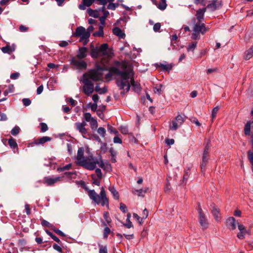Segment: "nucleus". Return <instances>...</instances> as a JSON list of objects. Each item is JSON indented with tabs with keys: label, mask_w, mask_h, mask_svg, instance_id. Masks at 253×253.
Wrapping results in <instances>:
<instances>
[{
	"label": "nucleus",
	"mask_w": 253,
	"mask_h": 253,
	"mask_svg": "<svg viewBox=\"0 0 253 253\" xmlns=\"http://www.w3.org/2000/svg\"><path fill=\"white\" fill-rule=\"evenodd\" d=\"M78 185H80L81 187L85 191H87L88 195L89 198L96 204H101L102 206H106L108 209L109 207V199L107 197L106 192L103 187H102L99 195H98L94 190H90L86 186L84 181L83 180L76 181Z\"/></svg>",
	"instance_id": "1"
},
{
	"label": "nucleus",
	"mask_w": 253,
	"mask_h": 253,
	"mask_svg": "<svg viewBox=\"0 0 253 253\" xmlns=\"http://www.w3.org/2000/svg\"><path fill=\"white\" fill-rule=\"evenodd\" d=\"M114 55L113 49L109 48L107 43L102 44L99 47L96 46L91 48L90 52V55L93 59H97L101 56L111 58Z\"/></svg>",
	"instance_id": "2"
},
{
	"label": "nucleus",
	"mask_w": 253,
	"mask_h": 253,
	"mask_svg": "<svg viewBox=\"0 0 253 253\" xmlns=\"http://www.w3.org/2000/svg\"><path fill=\"white\" fill-rule=\"evenodd\" d=\"M119 76L121 77V79H117L116 81L117 86L120 90L124 89L126 86V83L128 81L130 76H134V72L132 69L125 71H120Z\"/></svg>",
	"instance_id": "3"
},
{
	"label": "nucleus",
	"mask_w": 253,
	"mask_h": 253,
	"mask_svg": "<svg viewBox=\"0 0 253 253\" xmlns=\"http://www.w3.org/2000/svg\"><path fill=\"white\" fill-rule=\"evenodd\" d=\"M99 161L96 160L93 162H88L87 161H84L81 162V165H82L84 168L86 169L89 170H94L95 168L96 164L98 165V166L102 168V169H104V167H105V164L104 163L102 156L100 154L99 155Z\"/></svg>",
	"instance_id": "4"
},
{
	"label": "nucleus",
	"mask_w": 253,
	"mask_h": 253,
	"mask_svg": "<svg viewBox=\"0 0 253 253\" xmlns=\"http://www.w3.org/2000/svg\"><path fill=\"white\" fill-rule=\"evenodd\" d=\"M87 73H85L83 75V83L84 86L83 88V92L87 96H89L94 91V84L87 78Z\"/></svg>",
	"instance_id": "5"
},
{
	"label": "nucleus",
	"mask_w": 253,
	"mask_h": 253,
	"mask_svg": "<svg viewBox=\"0 0 253 253\" xmlns=\"http://www.w3.org/2000/svg\"><path fill=\"white\" fill-rule=\"evenodd\" d=\"M197 211L198 213V219L200 225L203 230L207 229L209 227V223L199 202L198 203Z\"/></svg>",
	"instance_id": "6"
},
{
	"label": "nucleus",
	"mask_w": 253,
	"mask_h": 253,
	"mask_svg": "<svg viewBox=\"0 0 253 253\" xmlns=\"http://www.w3.org/2000/svg\"><path fill=\"white\" fill-rule=\"evenodd\" d=\"M210 159V151L204 150L202 162L201 163L200 167L202 173L205 174L206 170V166L209 163Z\"/></svg>",
	"instance_id": "7"
},
{
	"label": "nucleus",
	"mask_w": 253,
	"mask_h": 253,
	"mask_svg": "<svg viewBox=\"0 0 253 253\" xmlns=\"http://www.w3.org/2000/svg\"><path fill=\"white\" fill-rule=\"evenodd\" d=\"M87 74V77L93 81L98 82L102 80L103 73L97 72L94 69L89 70Z\"/></svg>",
	"instance_id": "8"
},
{
	"label": "nucleus",
	"mask_w": 253,
	"mask_h": 253,
	"mask_svg": "<svg viewBox=\"0 0 253 253\" xmlns=\"http://www.w3.org/2000/svg\"><path fill=\"white\" fill-rule=\"evenodd\" d=\"M70 63L79 70H85L87 68L86 62L84 60H78L73 56L71 58Z\"/></svg>",
	"instance_id": "9"
},
{
	"label": "nucleus",
	"mask_w": 253,
	"mask_h": 253,
	"mask_svg": "<svg viewBox=\"0 0 253 253\" xmlns=\"http://www.w3.org/2000/svg\"><path fill=\"white\" fill-rule=\"evenodd\" d=\"M73 36L80 37V42H82L84 39H88V37L86 36V30L83 26L78 27L76 29L75 32L73 34Z\"/></svg>",
	"instance_id": "10"
},
{
	"label": "nucleus",
	"mask_w": 253,
	"mask_h": 253,
	"mask_svg": "<svg viewBox=\"0 0 253 253\" xmlns=\"http://www.w3.org/2000/svg\"><path fill=\"white\" fill-rule=\"evenodd\" d=\"M222 5L223 4L221 0H211L206 7L210 9L211 11H214L216 9L221 8Z\"/></svg>",
	"instance_id": "11"
},
{
	"label": "nucleus",
	"mask_w": 253,
	"mask_h": 253,
	"mask_svg": "<svg viewBox=\"0 0 253 253\" xmlns=\"http://www.w3.org/2000/svg\"><path fill=\"white\" fill-rule=\"evenodd\" d=\"M207 7H203V8H199L196 11V18L194 17L192 19L193 23H195L196 18L197 19V22H202V21L204 19L205 13L206 11Z\"/></svg>",
	"instance_id": "12"
},
{
	"label": "nucleus",
	"mask_w": 253,
	"mask_h": 253,
	"mask_svg": "<svg viewBox=\"0 0 253 253\" xmlns=\"http://www.w3.org/2000/svg\"><path fill=\"white\" fill-rule=\"evenodd\" d=\"M209 28H207L204 23H201V22H197L193 28V31L195 32L201 33L204 35L208 31Z\"/></svg>",
	"instance_id": "13"
},
{
	"label": "nucleus",
	"mask_w": 253,
	"mask_h": 253,
	"mask_svg": "<svg viewBox=\"0 0 253 253\" xmlns=\"http://www.w3.org/2000/svg\"><path fill=\"white\" fill-rule=\"evenodd\" d=\"M52 138L49 136H43L42 137L34 139L33 142H31L30 145L33 146L34 145H43L45 143L50 141Z\"/></svg>",
	"instance_id": "14"
},
{
	"label": "nucleus",
	"mask_w": 253,
	"mask_h": 253,
	"mask_svg": "<svg viewBox=\"0 0 253 253\" xmlns=\"http://www.w3.org/2000/svg\"><path fill=\"white\" fill-rule=\"evenodd\" d=\"M61 177L59 176L55 178H51L48 176H45L42 180V183L46 184L47 186H52L56 182L60 180Z\"/></svg>",
	"instance_id": "15"
},
{
	"label": "nucleus",
	"mask_w": 253,
	"mask_h": 253,
	"mask_svg": "<svg viewBox=\"0 0 253 253\" xmlns=\"http://www.w3.org/2000/svg\"><path fill=\"white\" fill-rule=\"evenodd\" d=\"M120 70L116 67H111L109 69V72L105 75V78L107 80H110L112 76L116 75L119 76Z\"/></svg>",
	"instance_id": "16"
},
{
	"label": "nucleus",
	"mask_w": 253,
	"mask_h": 253,
	"mask_svg": "<svg viewBox=\"0 0 253 253\" xmlns=\"http://www.w3.org/2000/svg\"><path fill=\"white\" fill-rule=\"evenodd\" d=\"M87 52L88 49L87 47L84 46L80 47L76 57L79 60L84 59L87 56Z\"/></svg>",
	"instance_id": "17"
},
{
	"label": "nucleus",
	"mask_w": 253,
	"mask_h": 253,
	"mask_svg": "<svg viewBox=\"0 0 253 253\" xmlns=\"http://www.w3.org/2000/svg\"><path fill=\"white\" fill-rule=\"evenodd\" d=\"M84 148L83 147H80L79 148L78 150V153H77V165L80 166H82L81 165V162L84 161H87V160L85 159L84 156Z\"/></svg>",
	"instance_id": "18"
},
{
	"label": "nucleus",
	"mask_w": 253,
	"mask_h": 253,
	"mask_svg": "<svg viewBox=\"0 0 253 253\" xmlns=\"http://www.w3.org/2000/svg\"><path fill=\"white\" fill-rule=\"evenodd\" d=\"M226 225L228 228L233 230L236 229V219L234 217H229L226 220Z\"/></svg>",
	"instance_id": "19"
},
{
	"label": "nucleus",
	"mask_w": 253,
	"mask_h": 253,
	"mask_svg": "<svg viewBox=\"0 0 253 253\" xmlns=\"http://www.w3.org/2000/svg\"><path fill=\"white\" fill-rule=\"evenodd\" d=\"M27 242L24 239H21L18 240V245L20 248V251L23 252L24 251H28L30 250V247L26 246Z\"/></svg>",
	"instance_id": "20"
},
{
	"label": "nucleus",
	"mask_w": 253,
	"mask_h": 253,
	"mask_svg": "<svg viewBox=\"0 0 253 253\" xmlns=\"http://www.w3.org/2000/svg\"><path fill=\"white\" fill-rule=\"evenodd\" d=\"M212 209L211 210V213L214 216V219L218 221L220 219V217L219 216L220 212L219 209L217 208V207L214 204H212Z\"/></svg>",
	"instance_id": "21"
},
{
	"label": "nucleus",
	"mask_w": 253,
	"mask_h": 253,
	"mask_svg": "<svg viewBox=\"0 0 253 253\" xmlns=\"http://www.w3.org/2000/svg\"><path fill=\"white\" fill-rule=\"evenodd\" d=\"M252 128L253 131V120L248 121L244 127V133L246 135H251V128Z\"/></svg>",
	"instance_id": "22"
},
{
	"label": "nucleus",
	"mask_w": 253,
	"mask_h": 253,
	"mask_svg": "<svg viewBox=\"0 0 253 253\" xmlns=\"http://www.w3.org/2000/svg\"><path fill=\"white\" fill-rule=\"evenodd\" d=\"M93 2V0H82V3L79 5V8L81 10H85L86 7L91 6Z\"/></svg>",
	"instance_id": "23"
},
{
	"label": "nucleus",
	"mask_w": 253,
	"mask_h": 253,
	"mask_svg": "<svg viewBox=\"0 0 253 253\" xmlns=\"http://www.w3.org/2000/svg\"><path fill=\"white\" fill-rule=\"evenodd\" d=\"M75 126L77 130H78L85 137L84 135L87 133V129L85 127H83L82 125H80V123L78 122L75 124Z\"/></svg>",
	"instance_id": "24"
},
{
	"label": "nucleus",
	"mask_w": 253,
	"mask_h": 253,
	"mask_svg": "<svg viewBox=\"0 0 253 253\" xmlns=\"http://www.w3.org/2000/svg\"><path fill=\"white\" fill-rule=\"evenodd\" d=\"M112 32L114 35L118 36L120 39H124L126 35L119 27H115L113 29Z\"/></svg>",
	"instance_id": "25"
},
{
	"label": "nucleus",
	"mask_w": 253,
	"mask_h": 253,
	"mask_svg": "<svg viewBox=\"0 0 253 253\" xmlns=\"http://www.w3.org/2000/svg\"><path fill=\"white\" fill-rule=\"evenodd\" d=\"M110 59L111 58H107V59H106L105 57H103L101 58V59L100 60V63L102 65V69H101V72L102 71H105L109 70V68L106 66V64H107L109 63Z\"/></svg>",
	"instance_id": "26"
},
{
	"label": "nucleus",
	"mask_w": 253,
	"mask_h": 253,
	"mask_svg": "<svg viewBox=\"0 0 253 253\" xmlns=\"http://www.w3.org/2000/svg\"><path fill=\"white\" fill-rule=\"evenodd\" d=\"M87 12L89 16L92 17L94 18H98L99 17V14L96 9H92L90 8H88L87 10Z\"/></svg>",
	"instance_id": "27"
},
{
	"label": "nucleus",
	"mask_w": 253,
	"mask_h": 253,
	"mask_svg": "<svg viewBox=\"0 0 253 253\" xmlns=\"http://www.w3.org/2000/svg\"><path fill=\"white\" fill-rule=\"evenodd\" d=\"M109 190L112 193L114 198L115 200H118L120 198L119 192L116 190V188L114 186H110L108 188Z\"/></svg>",
	"instance_id": "28"
},
{
	"label": "nucleus",
	"mask_w": 253,
	"mask_h": 253,
	"mask_svg": "<svg viewBox=\"0 0 253 253\" xmlns=\"http://www.w3.org/2000/svg\"><path fill=\"white\" fill-rule=\"evenodd\" d=\"M253 56V45L245 52L244 59L249 60Z\"/></svg>",
	"instance_id": "29"
},
{
	"label": "nucleus",
	"mask_w": 253,
	"mask_h": 253,
	"mask_svg": "<svg viewBox=\"0 0 253 253\" xmlns=\"http://www.w3.org/2000/svg\"><path fill=\"white\" fill-rule=\"evenodd\" d=\"M52 230L54 231L55 233L58 234L59 236L62 237H65L64 240L67 242H68V239H71L70 237H67L66 235L62 231H61L59 229L56 228L54 226V227L52 228Z\"/></svg>",
	"instance_id": "30"
},
{
	"label": "nucleus",
	"mask_w": 253,
	"mask_h": 253,
	"mask_svg": "<svg viewBox=\"0 0 253 253\" xmlns=\"http://www.w3.org/2000/svg\"><path fill=\"white\" fill-rule=\"evenodd\" d=\"M109 152L111 155V162L112 163H115L117 162L116 161V156L117 155V152L113 148L111 147L109 149Z\"/></svg>",
	"instance_id": "31"
},
{
	"label": "nucleus",
	"mask_w": 253,
	"mask_h": 253,
	"mask_svg": "<svg viewBox=\"0 0 253 253\" xmlns=\"http://www.w3.org/2000/svg\"><path fill=\"white\" fill-rule=\"evenodd\" d=\"M8 143L11 148L14 150L15 149H18L17 143L12 137L11 136L10 138L8 139Z\"/></svg>",
	"instance_id": "32"
},
{
	"label": "nucleus",
	"mask_w": 253,
	"mask_h": 253,
	"mask_svg": "<svg viewBox=\"0 0 253 253\" xmlns=\"http://www.w3.org/2000/svg\"><path fill=\"white\" fill-rule=\"evenodd\" d=\"M104 27L102 25L99 26V30L98 31L95 32L92 34L94 37H103L104 36Z\"/></svg>",
	"instance_id": "33"
},
{
	"label": "nucleus",
	"mask_w": 253,
	"mask_h": 253,
	"mask_svg": "<svg viewBox=\"0 0 253 253\" xmlns=\"http://www.w3.org/2000/svg\"><path fill=\"white\" fill-rule=\"evenodd\" d=\"M132 89L135 92H136L137 93H140V92L142 89L140 84L138 82H137L135 84H133L132 86Z\"/></svg>",
	"instance_id": "34"
},
{
	"label": "nucleus",
	"mask_w": 253,
	"mask_h": 253,
	"mask_svg": "<svg viewBox=\"0 0 253 253\" xmlns=\"http://www.w3.org/2000/svg\"><path fill=\"white\" fill-rule=\"evenodd\" d=\"M158 4L157 7L161 10H165L167 6L166 0H161L160 3Z\"/></svg>",
	"instance_id": "35"
},
{
	"label": "nucleus",
	"mask_w": 253,
	"mask_h": 253,
	"mask_svg": "<svg viewBox=\"0 0 253 253\" xmlns=\"http://www.w3.org/2000/svg\"><path fill=\"white\" fill-rule=\"evenodd\" d=\"M1 49L2 52L4 53H8L9 54H11L12 53V50H11V48H10V45L9 43L7 44L6 46L2 47Z\"/></svg>",
	"instance_id": "36"
},
{
	"label": "nucleus",
	"mask_w": 253,
	"mask_h": 253,
	"mask_svg": "<svg viewBox=\"0 0 253 253\" xmlns=\"http://www.w3.org/2000/svg\"><path fill=\"white\" fill-rule=\"evenodd\" d=\"M103 217L105 220V221L110 226V223L112 222L111 217L109 216V213L108 211H104L103 213Z\"/></svg>",
	"instance_id": "37"
},
{
	"label": "nucleus",
	"mask_w": 253,
	"mask_h": 253,
	"mask_svg": "<svg viewBox=\"0 0 253 253\" xmlns=\"http://www.w3.org/2000/svg\"><path fill=\"white\" fill-rule=\"evenodd\" d=\"M89 122L90 123L91 128L93 130H96L98 127V123L97 120L94 118Z\"/></svg>",
	"instance_id": "38"
},
{
	"label": "nucleus",
	"mask_w": 253,
	"mask_h": 253,
	"mask_svg": "<svg viewBox=\"0 0 253 253\" xmlns=\"http://www.w3.org/2000/svg\"><path fill=\"white\" fill-rule=\"evenodd\" d=\"M120 4L119 3H109L107 7V8L110 10H115Z\"/></svg>",
	"instance_id": "39"
},
{
	"label": "nucleus",
	"mask_w": 253,
	"mask_h": 253,
	"mask_svg": "<svg viewBox=\"0 0 253 253\" xmlns=\"http://www.w3.org/2000/svg\"><path fill=\"white\" fill-rule=\"evenodd\" d=\"M197 42H193L191 43H190L188 46L187 47V51H192L196 48L197 46Z\"/></svg>",
	"instance_id": "40"
},
{
	"label": "nucleus",
	"mask_w": 253,
	"mask_h": 253,
	"mask_svg": "<svg viewBox=\"0 0 253 253\" xmlns=\"http://www.w3.org/2000/svg\"><path fill=\"white\" fill-rule=\"evenodd\" d=\"M41 224L42 226L48 227L51 230H52V228L54 227V225L53 224L50 223L44 219H42L41 221Z\"/></svg>",
	"instance_id": "41"
},
{
	"label": "nucleus",
	"mask_w": 253,
	"mask_h": 253,
	"mask_svg": "<svg viewBox=\"0 0 253 253\" xmlns=\"http://www.w3.org/2000/svg\"><path fill=\"white\" fill-rule=\"evenodd\" d=\"M95 90L96 92H99L100 94H103L107 91V88L106 86L100 88L98 85H96L95 88Z\"/></svg>",
	"instance_id": "42"
},
{
	"label": "nucleus",
	"mask_w": 253,
	"mask_h": 253,
	"mask_svg": "<svg viewBox=\"0 0 253 253\" xmlns=\"http://www.w3.org/2000/svg\"><path fill=\"white\" fill-rule=\"evenodd\" d=\"M163 84H159V86H156L153 87V91L155 93H158L159 95L162 93V87H163Z\"/></svg>",
	"instance_id": "43"
},
{
	"label": "nucleus",
	"mask_w": 253,
	"mask_h": 253,
	"mask_svg": "<svg viewBox=\"0 0 253 253\" xmlns=\"http://www.w3.org/2000/svg\"><path fill=\"white\" fill-rule=\"evenodd\" d=\"M91 179H92V184H95L97 186H100V179H97L96 178L95 175L94 174H92L91 175Z\"/></svg>",
	"instance_id": "44"
},
{
	"label": "nucleus",
	"mask_w": 253,
	"mask_h": 253,
	"mask_svg": "<svg viewBox=\"0 0 253 253\" xmlns=\"http://www.w3.org/2000/svg\"><path fill=\"white\" fill-rule=\"evenodd\" d=\"M20 130V127L18 126H15L12 129L10 133L12 135L16 136L19 133Z\"/></svg>",
	"instance_id": "45"
},
{
	"label": "nucleus",
	"mask_w": 253,
	"mask_h": 253,
	"mask_svg": "<svg viewBox=\"0 0 253 253\" xmlns=\"http://www.w3.org/2000/svg\"><path fill=\"white\" fill-rule=\"evenodd\" d=\"M40 126H41L40 131L41 132H44L48 129L47 125L44 123H41Z\"/></svg>",
	"instance_id": "46"
},
{
	"label": "nucleus",
	"mask_w": 253,
	"mask_h": 253,
	"mask_svg": "<svg viewBox=\"0 0 253 253\" xmlns=\"http://www.w3.org/2000/svg\"><path fill=\"white\" fill-rule=\"evenodd\" d=\"M107 129L111 133H114L115 134L119 133L118 131L116 129V128L109 124L107 125Z\"/></svg>",
	"instance_id": "47"
},
{
	"label": "nucleus",
	"mask_w": 253,
	"mask_h": 253,
	"mask_svg": "<svg viewBox=\"0 0 253 253\" xmlns=\"http://www.w3.org/2000/svg\"><path fill=\"white\" fill-rule=\"evenodd\" d=\"M175 121L179 124V125H181L185 121L184 118L180 115H178L175 118Z\"/></svg>",
	"instance_id": "48"
},
{
	"label": "nucleus",
	"mask_w": 253,
	"mask_h": 253,
	"mask_svg": "<svg viewBox=\"0 0 253 253\" xmlns=\"http://www.w3.org/2000/svg\"><path fill=\"white\" fill-rule=\"evenodd\" d=\"M84 117L86 122H89L91 121L94 118L91 117L90 113H85L84 114Z\"/></svg>",
	"instance_id": "49"
},
{
	"label": "nucleus",
	"mask_w": 253,
	"mask_h": 253,
	"mask_svg": "<svg viewBox=\"0 0 253 253\" xmlns=\"http://www.w3.org/2000/svg\"><path fill=\"white\" fill-rule=\"evenodd\" d=\"M87 107H90L91 111L93 112H95L98 110L97 109L98 105H97V104L96 103H93V104H92L91 103H89L87 105Z\"/></svg>",
	"instance_id": "50"
},
{
	"label": "nucleus",
	"mask_w": 253,
	"mask_h": 253,
	"mask_svg": "<svg viewBox=\"0 0 253 253\" xmlns=\"http://www.w3.org/2000/svg\"><path fill=\"white\" fill-rule=\"evenodd\" d=\"M220 108V107L219 106H216L215 107H214L212 110V112H211V118H212V119H214V118H215L216 116V114H217V113L218 112V111L219 110Z\"/></svg>",
	"instance_id": "51"
},
{
	"label": "nucleus",
	"mask_w": 253,
	"mask_h": 253,
	"mask_svg": "<svg viewBox=\"0 0 253 253\" xmlns=\"http://www.w3.org/2000/svg\"><path fill=\"white\" fill-rule=\"evenodd\" d=\"M135 192H137V195L138 196H142V197H144V195H142V193H146L147 192V191L146 190H143L142 189H138V190H137V189H134V190H132V192L134 194H136L135 193Z\"/></svg>",
	"instance_id": "52"
},
{
	"label": "nucleus",
	"mask_w": 253,
	"mask_h": 253,
	"mask_svg": "<svg viewBox=\"0 0 253 253\" xmlns=\"http://www.w3.org/2000/svg\"><path fill=\"white\" fill-rule=\"evenodd\" d=\"M123 225L126 227L127 228H130L131 227H133V225L132 223V222L130 221V219H126V223H124L123 222H121Z\"/></svg>",
	"instance_id": "53"
},
{
	"label": "nucleus",
	"mask_w": 253,
	"mask_h": 253,
	"mask_svg": "<svg viewBox=\"0 0 253 253\" xmlns=\"http://www.w3.org/2000/svg\"><path fill=\"white\" fill-rule=\"evenodd\" d=\"M148 211L146 209H145L143 211V216L141 218V221H139L140 225H142L143 222V219H145L147 217V216H148Z\"/></svg>",
	"instance_id": "54"
},
{
	"label": "nucleus",
	"mask_w": 253,
	"mask_h": 253,
	"mask_svg": "<svg viewBox=\"0 0 253 253\" xmlns=\"http://www.w3.org/2000/svg\"><path fill=\"white\" fill-rule=\"evenodd\" d=\"M94 27L92 25H90L88 27L87 29V31H86V36L88 37V39H89L90 36V33L93 31Z\"/></svg>",
	"instance_id": "55"
},
{
	"label": "nucleus",
	"mask_w": 253,
	"mask_h": 253,
	"mask_svg": "<svg viewBox=\"0 0 253 253\" xmlns=\"http://www.w3.org/2000/svg\"><path fill=\"white\" fill-rule=\"evenodd\" d=\"M120 209L124 213H126L128 211L127 207L123 203L120 204Z\"/></svg>",
	"instance_id": "56"
},
{
	"label": "nucleus",
	"mask_w": 253,
	"mask_h": 253,
	"mask_svg": "<svg viewBox=\"0 0 253 253\" xmlns=\"http://www.w3.org/2000/svg\"><path fill=\"white\" fill-rule=\"evenodd\" d=\"M172 126H170V129L173 130H176L178 128L179 126L178 125V123H176L175 121H172Z\"/></svg>",
	"instance_id": "57"
},
{
	"label": "nucleus",
	"mask_w": 253,
	"mask_h": 253,
	"mask_svg": "<svg viewBox=\"0 0 253 253\" xmlns=\"http://www.w3.org/2000/svg\"><path fill=\"white\" fill-rule=\"evenodd\" d=\"M97 132L101 135V136L104 137L106 133V130L104 127H100L97 129Z\"/></svg>",
	"instance_id": "58"
},
{
	"label": "nucleus",
	"mask_w": 253,
	"mask_h": 253,
	"mask_svg": "<svg viewBox=\"0 0 253 253\" xmlns=\"http://www.w3.org/2000/svg\"><path fill=\"white\" fill-rule=\"evenodd\" d=\"M99 253H108L107 246H103L102 245H99Z\"/></svg>",
	"instance_id": "59"
},
{
	"label": "nucleus",
	"mask_w": 253,
	"mask_h": 253,
	"mask_svg": "<svg viewBox=\"0 0 253 253\" xmlns=\"http://www.w3.org/2000/svg\"><path fill=\"white\" fill-rule=\"evenodd\" d=\"M171 187L170 183L169 181H167L165 184L164 187V191L166 193H168L170 191Z\"/></svg>",
	"instance_id": "60"
},
{
	"label": "nucleus",
	"mask_w": 253,
	"mask_h": 253,
	"mask_svg": "<svg viewBox=\"0 0 253 253\" xmlns=\"http://www.w3.org/2000/svg\"><path fill=\"white\" fill-rule=\"evenodd\" d=\"M102 144H101V147H100V150H101V151L103 153H105L107 151V143H102Z\"/></svg>",
	"instance_id": "61"
},
{
	"label": "nucleus",
	"mask_w": 253,
	"mask_h": 253,
	"mask_svg": "<svg viewBox=\"0 0 253 253\" xmlns=\"http://www.w3.org/2000/svg\"><path fill=\"white\" fill-rule=\"evenodd\" d=\"M161 24L160 23H156L154 24L153 26V30L155 32H159V30L161 28Z\"/></svg>",
	"instance_id": "62"
},
{
	"label": "nucleus",
	"mask_w": 253,
	"mask_h": 253,
	"mask_svg": "<svg viewBox=\"0 0 253 253\" xmlns=\"http://www.w3.org/2000/svg\"><path fill=\"white\" fill-rule=\"evenodd\" d=\"M22 101L25 106H29L31 104V100L29 98H23Z\"/></svg>",
	"instance_id": "63"
},
{
	"label": "nucleus",
	"mask_w": 253,
	"mask_h": 253,
	"mask_svg": "<svg viewBox=\"0 0 253 253\" xmlns=\"http://www.w3.org/2000/svg\"><path fill=\"white\" fill-rule=\"evenodd\" d=\"M248 156L250 162L253 165V154L251 151L248 152Z\"/></svg>",
	"instance_id": "64"
}]
</instances>
